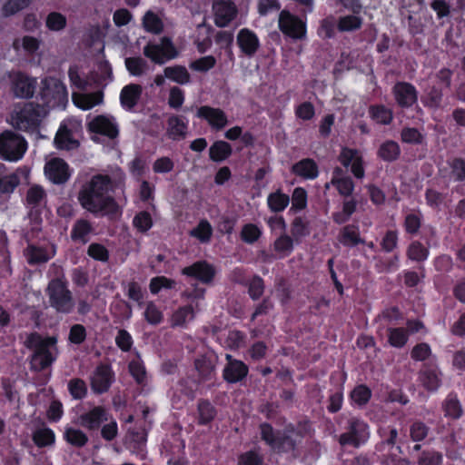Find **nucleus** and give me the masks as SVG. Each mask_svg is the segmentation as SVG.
Here are the masks:
<instances>
[{
    "label": "nucleus",
    "instance_id": "1",
    "mask_svg": "<svg viewBox=\"0 0 465 465\" xmlns=\"http://www.w3.org/2000/svg\"><path fill=\"white\" fill-rule=\"evenodd\" d=\"M111 187V179L107 175H95L84 185L79 193V201L87 211L103 214H114L118 205L107 195Z\"/></svg>",
    "mask_w": 465,
    "mask_h": 465
},
{
    "label": "nucleus",
    "instance_id": "2",
    "mask_svg": "<svg viewBox=\"0 0 465 465\" xmlns=\"http://www.w3.org/2000/svg\"><path fill=\"white\" fill-rule=\"evenodd\" d=\"M47 110L45 106L26 103L23 107L15 108L11 114V124L20 131L35 132L42 120L46 116Z\"/></svg>",
    "mask_w": 465,
    "mask_h": 465
},
{
    "label": "nucleus",
    "instance_id": "3",
    "mask_svg": "<svg viewBox=\"0 0 465 465\" xmlns=\"http://www.w3.org/2000/svg\"><path fill=\"white\" fill-rule=\"evenodd\" d=\"M49 302L57 312H69L74 307L71 292L61 279L52 280L46 289Z\"/></svg>",
    "mask_w": 465,
    "mask_h": 465
},
{
    "label": "nucleus",
    "instance_id": "4",
    "mask_svg": "<svg viewBox=\"0 0 465 465\" xmlns=\"http://www.w3.org/2000/svg\"><path fill=\"white\" fill-rule=\"evenodd\" d=\"M26 150V142L13 132L0 134V154L9 161L20 159Z\"/></svg>",
    "mask_w": 465,
    "mask_h": 465
},
{
    "label": "nucleus",
    "instance_id": "5",
    "mask_svg": "<svg viewBox=\"0 0 465 465\" xmlns=\"http://www.w3.org/2000/svg\"><path fill=\"white\" fill-rule=\"evenodd\" d=\"M143 54L153 62L163 64L165 60L175 58L178 55V51L169 37H163L160 44H149L144 46Z\"/></svg>",
    "mask_w": 465,
    "mask_h": 465
},
{
    "label": "nucleus",
    "instance_id": "6",
    "mask_svg": "<svg viewBox=\"0 0 465 465\" xmlns=\"http://www.w3.org/2000/svg\"><path fill=\"white\" fill-rule=\"evenodd\" d=\"M41 95L47 103H53V105H63L67 101V91L64 84L54 77L42 81Z\"/></svg>",
    "mask_w": 465,
    "mask_h": 465
},
{
    "label": "nucleus",
    "instance_id": "7",
    "mask_svg": "<svg viewBox=\"0 0 465 465\" xmlns=\"http://www.w3.org/2000/svg\"><path fill=\"white\" fill-rule=\"evenodd\" d=\"M57 340L55 337L44 338L40 334L35 332L27 336L25 346L31 350L34 354L49 355L56 358Z\"/></svg>",
    "mask_w": 465,
    "mask_h": 465
},
{
    "label": "nucleus",
    "instance_id": "8",
    "mask_svg": "<svg viewBox=\"0 0 465 465\" xmlns=\"http://www.w3.org/2000/svg\"><path fill=\"white\" fill-rule=\"evenodd\" d=\"M214 23L219 27L226 26L236 15V7L225 0H216L213 5Z\"/></svg>",
    "mask_w": 465,
    "mask_h": 465
},
{
    "label": "nucleus",
    "instance_id": "9",
    "mask_svg": "<svg viewBox=\"0 0 465 465\" xmlns=\"http://www.w3.org/2000/svg\"><path fill=\"white\" fill-rule=\"evenodd\" d=\"M280 29L286 35L300 38L304 33V24L287 11H282L279 17Z\"/></svg>",
    "mask_w": 465,
    "mask_h": 465
},
{
    "label": "nucleus",
    "instance_id": "10",
    "mask_svg": "<svg viewBox=\"0 0 465 465\" xmlns=\"http://www.w3.org/2000/svg\"><path fill=\"white\" fill-rule=\"evenodd\" d=\"M45 172L49 180L54 183H64L70 176L67 163L60 158L49 161L45 164Z\"/></svg>",
    "mask_w": 465,
    "mask_h": 465
},
{
    "label": "nucleus",
    "instance_id": "11",
    "mask_svg": "<svg viewBox=\"0 0 465 465\" xmlns=\"http://www.w3.org/2000/svg\"><path fill=\"white\" fill-rule=\"evenodd\" d=\"M365 438L366 425L358 420H354L350 423L349 431L340 436L339 442L341 445L351 444L354 447H359Z\"/></svg>",
    "mask_w": 465,
    "mask_h": 465
},
{
    "label": "nucleus",
    "instance_id": "12",
    "mask_svg": "<svg viewBox=\"0 0 465 465\" xmlns=\"http://www.w3.org/2000/svg\"><path fill=\"white\" fill-rule=\"evenodd\" d=\"M215 272L213 266L204 261L194 262L191 266L183 269V274L196 278L207 284L212 282Z\"/></svg>",
    "mask_w": 465,
    "mask_h": 465
},
{
    "label": "nucleus",
    "instance_id": "13",
    "mask_svg": "<svg viewBox=\"0 0 465 465\" xmlns=\"http://www.w3.org/2000/svg\"><path fill=\"white\" fill-rule=\"evenodd\" d=\"M197 116L205 119L209 124L217 130H221L228 124L224 112L219 108L202 106L197 111Z\"/></svg>",
    "mask_w": 465,
    "mask_h": 465
},
{
    "label": "nucleus",
    "instance_id": "14",
    "mask_svg": "<svg viewBox=\"0 0 465 465\" xmlns=\"http://www.w3.org/2000/svg\"><path fill=\"white\" fill-rule=\"evenodd\" d=\"M35 79L17 74L13 79L12 90L16 97L29 98L35 94Z\"/></svg>",
    "mask_w": 465,
    "mask_h": 465
},
{
    "label": "nucleus",
    "instance_id": "15",
    "mask_svg": "<svg viewBox=\"0 0 465 465\" xmlns=\"http://www.w3.org/2000/svg\"><path fill=\"white\" fill-rule=\"evenodd\" d=\"M112 372L109 367L100 365L96 368L91 379V388L96 393L106 391L112 382Z\"/></svg>",
    "mask_w": 465,
    "mask_h": 465
},
{
    "label": "nucleus",
    "instance_id": "16",
    "mask_svg": "<svg viewBox=\"0 0 465 465\" xmlns=\"http://www.w3.org/2000/svg\"><path fill=\"white\" fill-rule=\"evenodd\" d=\"M395 99L399 105L410 107L417 101V92L413 85L408 83H398L393 88Z\"/></svg>",
    "mask_w": 465,
    "mask_h": 465
},
{
    "label": "nucleus",
    "instance_id": "17",
    "mask_svg": "<svg viewBox=\"0 0 465 465\" xmlns=\"http://www.w3.org/2000/svg\"><path fill=\"white\" fill-rule=\"evenodd\" d=\"M226 359L229 363L223 371L224 379L229 382H237L243 379L248 372L247 366L240 361H232L231 355H226Z\"/></svg>",
    "mask_w": 465,
    "mask_h": 465
},
{
    "label": "nucleus",
    "instance_id": "18",
    "mask_svg": "<svg viewBox=\"0 0 465 465\" xmlns=\"http://www.w3.org/2000/svg\"><path fill=\"white\" fill-rule=\"evenodd\" d=\"M92 132L114 138L118 134L116 125L104 116H97L89 124Z\"/></svg>",
    "mask_w": 465,
    "mask_h": 465
},
{
    "label": "nucleus",
    "instance_id": "19",
    "mask_svg": "<svg viewBox=\"0 0 465 465\" xmlns=\"http://www.w3.org/2000/svg\"><path fill=\"white\" fill-rule=\"evenodd\" d=\"M237 43L242 51L247 55H252L259 46V41L255 34L245 28L239 32Z\"/></svg>",
    "mask_w": 465,
    "mask_h": 465
},
{
    "label": "nucleus",
    "instance_id": "20",
    "mask_svg": "<svg viewBox=\"0 0 465 465\" xmlns=\"http://www.w3.org/2000/svg\"><path fill=\"white\" fill-rule=\"evenodd\" d=\"M74 104L84 110L93 108L94 105L103 102V93L95 92L92 94H73Z\"/></svg>",
    "mask_w": 465,
    "mask_h": 465
},
{
    "label": "nucleus",
    "instance_id": "21",
    "mask_svg": "<svg viewBox=\"0 0 465 465\" xmlns=\"http://www.w3.org/2000/svg\"><path fill=\"white\" fill-rule=\"evenodd\" d=\"M81 423L91 430L96 429L100 424L106 420L105 410L102 407H95L88 413L81 416Z\"/></svg>",
    "mask_w": 465,
    "mask_h": 465
},
{
    "label": "nucleus",
    "instance_id": "22",
    "mask_svg": "<svg viewBox=\"0 0 465 465\" xmlns=\"http://www.w3.org/2000/svg\"><path fill=\"white\" fill-rule=\"evenodd\" d=\"M54 143L59 149L72 150L78 147L79 143L72 137L66 126H61L55 135Z\"/></svg>",
    "mask_w": 465,
    "mask_h": 465
},
{
    "label": "nucleus",
    "instance_id": "23",
    "mask_svg": "<svg viewBox=\"0 0 465 465\" xmlns=\"http://www.w3.org/2000/svg\"><path fill=\"white\" fill-rule=\"evenodd\" d=\"M142 94V87L139 84H129L121 92V103L124 106L133 108L139 100Z\"/></svg>",
    "mask_w": 465,
    "mask_h": 465
},
{
    "label": "nucleus",
    "instance_id": "24",
    "mask_svg": "<svg viewBox=\"0 0 465 465\" xmlns=\"http://www.w3.org/2000/svg\"><path fill=\"white\" fill-rule=\"evenodd\" d=\"M292 172L303 178L312 179L318 174V168L312 159H303L292 166Z\"/></svg>",
    "mask_w": 465,
    "mask_h": 465
},
{
    "label": "nucleus",
    "instance_id": "25",
    "mask_svg": "<svg viewBox=\"0 0 465 465\" xmlns=\"http://www.w3.org/2000/svg\"><path fill=\"white\" fill-rule=\"evenodd\" d=\"M186 124L178 116H172L168 120L167 134L173 140L183 139L186 135Z\"/></svg>",
    "mask_w": 465,
    "mask_h": 465
},
{
    "label": "nucleus",
    "instance_id": "26",
    "mask_svg": "<svg viewBox=\"0 0 465 465\" xmlns=\"http://www.w3.org/2000/svg\"><path fill=\"white\" fill-rule=\"evenodd\" d=\"M232 154L231 145L224 141L215 142L209 149L210 158L214 162H222Z\"/></svg>",
    "mask_w": 465,
    "mask_h": 465
},
{
    "label": "nucleus",
    "instance_id": "27",
    "mask_svg": "<svg viewBox=\"0 0 465 465\" xmlns=\"http://www.w3.org/2000/svg\"><path fill=\"white\" fill-rule=\"evenodd\" d=\"M164 75L181 84L190 81V74L187 69L182 65H175L164 68Z\"/></svg>",
    "mask_w": 465,
    "mask_h": 465
},
{
    "label": "nucleus",
    "instance_id": "28",
    "mask_svg": "<svg viewBox=\"0 0 465 465\" xmlns=\"http://www.w3.org/2000/svg\"><path fill=\"white\" fill-rule=\"evenodd\" d=\"M25 256L27 262L33 265L46 262L50 259L49 254L43 248L35 245H29L27 247Z\"/></svg>",
    "mask_w": 465,
    "mask_h": 465
},
{
    "label": "nucleus",
    "instance_id": "29",
    "mask_svg": "<svg viewBox=\"0 0 465 465\" xmlns=\"http://www.w3.org/2000/svg\"><path fill=\"white\" fill-rule=\"evenodd\" d=\"M400 154V148L397 143L387 141L379 149V155L384 161L391 162L396 160Z\"/></svg>",
    "mask_w": 465,
    "mask_h": 465
},
{
    "label": "nucleus",
    "instance_id": "30",
    "mask_svg": "<svg viewBox=\"0 0 465 465\" xmlns=\"http://www.w3.org/2000/svg\"><path fill=\"white\" fill-rule=\"evenodd\" d=\"M125 66L133 75H142L148 68L147 62L142 57H129L125 59Z\"/></svg>",
    "mask_w": 465,
    "mask_h": 465
},
{
    "label": "nucleus",
    "instance_id": "31",
    "mask_svg": "<svg viewBox=\"0 0 465 465\" xmlns=\"http://www.w3.org/2000/svg\"><path fill=\"white\" fill-rule=\"evenodd\" d=\"M56 358L49 355H40L32 353L30 358V368L34 371H41L52 365Z\"/></svg>",
    "mask_w": 465,
    "mask_h": 465
},
{
    "label": "nucleus",
    "instance_id": "32",
    "mask_svg": "<svg viewBox=\"0 0 465 465\" xmlns=\"http://www.w3.org/2000/svg\"><path fill=\"white\" fill-rule=\"evenodd\" d=\"M64 438L68 443L78 448L85 445L88 440L87 436L82 430L73 428L65 430Z\"/></svg>",
    "mask_w": 465,
    "mask_h": 465
},
{
    "label": "nucleus",
    "instance_id": "33",
    "mask_svg": "<svg viewBox=\"0 0 465 465\" xmlns=\"http://www.w3.org/2000/svg\"><path fill=\"white\" fill-rule=\"evenodd\" d=\"M289 201L288 195L278 191L269 195L268 205L272 211L277 213L282 211L288 205Z\"/></svg>",
    "mask_w": 465,
    "mask_h": 465
},
{
    "label": "nucleus",
    "instance_id": "34",
    "mask_svg": "<svg viewBox=\"0 0 465 465\" xmlns=\"http://www.w3.org/2000/svg\"><path fill=\"white\" fill-rule=\"evenodd\" d=\"M33 440L38 447H45L54 442V434L50 429H38L35 431Z\"/></svg>",
    "mask_w": 465,
    "mask_h": 465
},
{
    "label": "nucleus",
    "instance_id": "35",
    "mask_svg": "<svg viewBox=\"0 0 465 465\" xmlns=\"http://www.w3.org/2000/svg\"><path fill=\"white\" fill-rule=\"evenodd\" d=\"M340 241L344 245H356L362 242V240L359 237L357 228L351 225L345 226L342 229Z\"/></svg>",
    "mask_w": 465,
    "mask_h": 465
},
{
    "label": "nucleus",
    "instance_id": "36",
    "mask_svg": "<svg viewBox=\"0 0 465 465\" xmlns=\"http://www.w3.org/2000/svg\"><path fill=\"white\" fill-rule=\"evenodd\" d=\"M144 28L152 33L159 34L163 30V24L160 18L151 11H148L143 19Z\"/></svg>",
    "mask_w": 465,
    "mask_h": 465
},
{
    "label": "nucleus",
    "instance_id": "37",
    "mask_svg": "<svg viewBox=\"0 0 465 465\" xmlns=\"http://www.w3.org/2000/svg\"><path fill=\"white\" fill-rule=\"evenodd\" d=\"M293 434V430H291L290 434L278 435L272 448L279 451H289L293 450L295 447V440L292 438Z\"/></svg>",
    "mask_w": 465,
    "mask_h": 465
},
{
    "label": "nucleus",
    "instance_id": "38",
    "mask_svg": "<svg viewBox=\"0 0 465 465\" xmlns=\"http://www.w3.org/2000/svg\"><path fill=\"white\" fill-rule=\"evenodd\" d=\"M195 368L199 372V375L206 380L209 379L214 370L213 362L203 356L195 361Z\"/></svg>",
    "mask_w": 465,
    "mask_h": 465
},
{
    "label": "nucleus",
    "instance_id": "39",
    "mask_svg": "<svg viewBox=\"0 0 465 465\" xmlns=\"http://www.w3.org/2000/svg\"><path fill=\"white\" fill-rule=\"evenodd\" d=\"M66 18L60 13L53 12L46 17V25L50 30L60 31L65 27Z\"/></svg>",
    "mask_w": 465,
    "mask_h": 465
},
{
    "label": "nucleus",
    "instance_id": "40",
    "mask_svg": "<svg viewBox=\"0 0 465 465\" xmlns=\"http://www.w3.org/2000/svg\"><path fill=\"white\" fill-rule=\"evenodd\" d=\"M361 19L354 15H346L340 18L338 28L340 31H352L360 28Z\"/></svg>",
    "mask_w": 465,
    "mask_h": 465
},
{
    "label": "nucleus",
    "instance_id": "41",
    "mask_svg": "<svg viewBox=\"0 0 465 465\" xmlns=\"http://www.w3.org/2000/svg\"><path fill=\"white\" fill-rule=\"evenodd\" d=\"M331 183L336 186L339 193L343 196L351 195L354 188L353 182L349 177L333 178Z\"/></svg>",
    "mask_w": 465,
    "mask_h": 465
},
{
    "label": "nucleus",
    "instance_id": "42",
    "mask_svg": "<svg viewBox=\"0 0 465 465\" xmlns=\"http://www.w3.org/2000/svg\"><path fill=\"white\" fill-rule=\"evenodd\" d=\"M389 341L394 347H402L408 339L407 333L402 328L390 329Z\"/></svg>",
    "mask_w": 465,
    "mask_h": 465
},
{
    "label": "nucleus",
    "instance_id": "43",
    "mask_svg": "<svg viewBox=\"0 0 465 465\" xmlns=\"http://www.w3.org/2000/svg\"><path fill=\"white\" fill-rule=\"evenodd\" d=\"M134 225L141 232H147L153 225L151 215L147 212L139 213L134 219Z\"/></svg>",
    "mask_w": 465,
    "mask_h": 465
},
{
    "label": "nucleus",
    "instance_id": "44",
    "mask_svg": "<svg viewBox=\"0 0 465 465\" xmlns=\"http://www.w3.org/2000/svg\"><path fill=\"white\" fill-rule=\"evenodd\" d=\"M420 381L423 386L429 391H434L440 386V379L432 371H424L421 373Z\"/></svg>",
    "mask_w": 465,
    "mask_h": 465
},
{
    "label": "nucleus",
    "instance_id": "45",
    "mask_svg": "<svg viewBox=\"0 0 465 465\" xmlns=\"http://www.w3.org/2000/svg\"><path fill=\"white\" fill-rule=\"evenodd\" d=\"M371 390L364 386H357L351 393L352 401L360 405L365 404L371 397Z\"/></svg>",
    "mask_w": 465,
    "mask_h": 465
},
{
    "label": "nucleus",
    "instance_id": "46",
    "mask_svg": "<svg viewBox=\"0 0 465 465\" xmlns=\"http://www.w3.org/2000/svg\"><path fill=\"white\" fill-rule=\"evenodd\" d=\"M372 117L380 124H387L392 119V113L384 106H376L371 108Z\"/></svg>",
    "mask_w": 465,
    "mask_h": 465
},
{
    "label": "nucleus",
    "instance_id": "47",
    "mask_svg": "<svg viewBox=\"0 0 465 465\" xmlns=\"http://www.w3.org/2000/svg\"><path fill=\"white\" fill-rule=\"evenodd\" d=\"M193 312L191 306H185L179 309L173 315V324L176 326L183 325L188 319H193Z\"/></svg>",
    "mask_w": 465,
    "mask_h": 465
},
{
    "label": "nucleus",
    "instance_id": "48",
    "mask_svg": "<svg viewBox=\"0 0 465 465\" xmlns=\"http://www.w3.org/2000/svg\"><path fill=\"white\" fill-rule=\"evenodd\" d=\"M68 388L74 399H82L86 394V385L81 379L71 380Z\"/></svg>",
    "mask_w": 465,
    "mask_h": 465
},
{
    "label": "nucleus",
    "instance_id": "49",
    "mask_svg": "<svg viewBox=\"0 0 465 465\" xmlns=\"http://www.w3.org/2000/svg\"><path fill=\"white\" fill-rule=\"evenodd\" d=\"M19 184V178L13 173L0 178V193H9Z\"/></svg>",
    "mask_w": 465,
    "mask_h": 465
},
{
    "label": "nucleus",
    "instance_id": "50",
    "mask_svg": "<svg viewBox=\"0 0 465 465\" xmlns=\"http://www.w3.org/2000/svg\"><path fill=\"white\" fill-rule=\"evenodd\" d=\"M91 225L85 220H79L73 230L72 237L74 240L84 241V237L90 232Z\"/></svg>",
    "mask_w": 465,
    "mask_h": 465
},
{
    "label": "nucleus",
    "instance_id": "51",
    "mask_svg": "<svg viewBox=\"0 0 465 465\" xmlns=\"http://www.w3.org/2000/svg\"><path fill=\"white\" fill-rule=\"evenodd\" d=\"M212 233V228L208 222L202 221L196 228H194L191 234L202 242H206L209 240Z\"/></svg>",
    "mask_w": 465,
    "mask_h": 465
},
{
    "label": "nucleus",
    "instance_id": "52",
    "mask_svg": "<svg viewBox=\"0 0 465 465\" xmlns=\"http://www.w3.org/2000/svg\"><path fill=\"white\" fill-rule=\"evenodd\" d=\"M408 256L417 262L423 261L428 256V250L420 242H413L408 250Z\"/></svg>",
    "mask_w": 465,
    "mask_h": 465
},
{
    "label": "nucleus",
    "instance_id": "53",
    "mask_svg": "<svg viewBox=\"0 0 465 465\" xmlns=\"http://www.w3.org/2000/svg\"><path fill=\"white\" fill-rule=\"evenodd\" d=\"M216 60L213 56L208 55L195 60L191 64V68L196 71L206 72L215 65Z\"/></svg>",
    "mask_w": 465,
    "mask_h": 465
},
{
    "label": "nucleus",
    "instance_id": "54",
    "mask_svg": "<svg viewBox=\"0 0 465 465\" xmlns=\"http://www.w3.org/2000/svg\"><path fill=\"white\" fill-rule=\"evenodd\" d=\"M200 420L202 423L211 421L215 416L214 408L208 401H203L198 406Z\"/></svg>",
    "mask_w": 465,
    "mask_h": 465
},
{
    "label": "nucleus",
    "instance_id": "55",
    "mask_svg": "<svg viewBox=\"0 0 465 465\" xmlns=\"http://www.w3.org/2000/svg\"><path fill=\"white\" fill-rule=\"evenodd\" d=\"M261 232L257 226L247 224L242 228V238L244 242L252 243L260 237Z\"/></svg>",
    "mask_w": 465,
    "mask_h": 465
},
{
    "label": "nucleus",
    "instance_id": "56",
    "mask_svg": "<svg viewBox=\"0 0 465 465\" xmlns=\"http://www.w3.org/2000/svg\"><path fill=\"white\" fill-rule=\"evenodd\" d=\"M401 139L409 143H420L422 141V135L416 128H404L401 131Z\"/></svg>",
    "mask_w": 465,
    "mask_h": 465
},
{
    "label": "nucleus",
    "instance_id": "57",
    "mask_svg": "<svg viewBox=\"0 0 465 465\" xmlns=\"http://www.w3.org/2000/svg\"><path fill=\"white\" fill-rule=\"evenodd\" d=\"M45 191L38 185L32 186L26 194V201L29 204L37 205L43 200Z\"/></svg>",
    "mask_w": 465,
    "mask_h": 465
},
{
    "label": "nucleus",
    "instance_id": "58",
    "mask_svg": "<svg viewBox=\"0 0 465 465\" xmlns=\"http://www.w3.org/2000/svg\"><path fill=\"white\" fill-rule=\"evenodd\" d=\"M264 290L263 281L262 278L255 276L250 282L249 294L253 300L260 298Z\"/></svg>",
    "mask_w": 465,
    "mask_h": 465
},
{
    "label": "nucleus",
    "instance_id": "59",
    "mask_svg": "<svg viewBox=\"0 0 465 465\" xmlns=\"http://www.w3.org/2000/svg\"><path fill=\"white\" fill-rule=\"evenodd\" d=\"M446 415L454 419L460 417L462 413L461 407L459 401L455 399L448 400L444 404Z\"/></svg>",
    "mask_w": 465,
    "mask_h": 465
},
{
    "label": "nucleus",
    "instance_id": "60",
    "mask_svg": "<svg viewBox=\"0 0 465 465\" xmlns=\"http://www.w3.org/2000/svg\"><path fill=\"white\" fill-rule=\"evenodd\" d=\"M88 254L94 259L103 262L108 259L107 250L103 245L98 243H92L88 247Z\"/></svg>",
    "mask_w": 465,
    "mask_h": 465
},
{
    "label": "nucleus",
    "instance_id": "61",
    "mask_svg": "<svg viewBox=\"0 0 465 465\" xmlns=\"http://www.w3.org/2000/svg\"><path fill=\"white\" fill-rule=\"evenodd\" d=\"M144 316L146 321L151 324H157L162 320V313L161 312L156 308V306L150 302L147 304Z\"/></svg>",
    "mask_w": 465,
    "mask_h": 465
},
{
    "label": "nucleus",
    "instance_id": "62",
    "mask_svg": "<svg viewBox=\"0 0 465 465\" xmlns=\"http://www.w3.org/2000/svg\"><path fill=\"white\" fill-rule=\"evenodd\" d=\"M173 281L165 277H155L151 281L150 290L153 293H157L162 288H172Z\"/></svg>",
    "mask_w": 465,
    "mask_h": 465
},
{
    "label": "nucleus",
    "instance_id": "63",
    "mask_svg": "<svg viewBox=\"0 0 465 465\" xmlns=\"http://www.w3.org/2000/svg\"><path fill=\"white\" fill-rule=\"evenodd\" d=\"M183 93L180 88L174 86L170 90L168 104L171 107H181L183 103Z\"/></svg>",
    "mask_w": 465,
    "mask_h": 465
},
{
    "label": "nucleus",
    "instance_id": "64",
    "mask_svg": "<svg viewBox=\"0 0 465 465\" xmlns=\"http://www.w3.org/2000/svg\"><path fill=\"white\" fill-rule=\"evenodd\" d=\"M430 355V348L426 343L416 345L411 351V357L416 361H424Z\"/></svg>",
    "mask_w": 465,
    "mask_h": 465
}]
</instances>
